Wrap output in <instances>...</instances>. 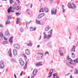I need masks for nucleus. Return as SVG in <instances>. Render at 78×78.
Returning a JSON list of instances; mask_svg holds the SVG:
<instances>
[{"mask_svg": "<svg viewBox=\"0 0 78 78\" xmlns=\"http://www.w3.org/2000/svg\"><path fill=\"white\" fill-rule=\"evenodd\" d=\"M20 31L21 32H22L23 31V29L22 28H21L20 29Z\"/></svg>", "mask_w": 78, "mask_h": 78, "instance_id": "nucleus-41", "label": "nucleus"}, {"mask_svg": "<svg viewBox=\"0 0 78 78\" xmlns=\"http://www.w3.org/2000/svg\"><path fill=\"white\" fill-rule=\"evenodd\" d=\"M13 54L15 56H16L17 55V50L16 49L13 50Z\"/></svg>", "mask_w": 78, "mask_h": 78, "instance_id": "nucleus-10", "label": "nucleus"}, {"mask_svg": "<svg viewBox=\"0 0 78 78\" xmlns=\"http://www.w3.org/2000/svg\"><path fill=\"white\" fill-rule=\"evenodd\" d=\"M48 55L49 56H50V54L48 51H47L45 53V56H46V54Z\"/></svg>", "mask_w": 78, "mask_h": 78, "instance_id": "nucleus-35", "label": "nucleus"}, {"mask_svg": "<svg viewBox=\"0 0 78 78\" xmlns=\"http://www.w3.org/2000/svg\"><path fill=\"white\" fill-rule=\"evenodd\" d=\"M49 26H47L45 28V31H48V30H49Z\"/></svg>", "mask_w": 78, "mask_h": 78, "instance_id": "nucleus-20", "label": "nucleus"}, {"mask_svg": "<svg viewBox=\"0 0 78 78\" xmlns=\"http://www.w3.org/2000/svg\"><path fill=\"white\" fill-rule=\"evenodd\" d=\"M39 12H44V10H43V9H41L40 10Z\"/></svg>", "mask_w": 78, "mask_h": 78, "instance_id": "nucleus-39", "label": "nucleus"}, {"mask_svg": "<svg viewBox=\"0 0 78 78\" xmlns=\"http://www.w3.org/2000/svg\"><path fill=\"white\" fill-rule=\"evenodd\" d=\"M8 44V41H4L2 43V44L4 45V44Z\"/></svg>", "mask_w": 78, "mask_h": 78, "instance_id": "nucleus-26", "label": "nucleus"}, {"mask_svg": "<svg viewBox=\"0 0 78 78\" xmlns=\"http://www.w3.org/2000/svg\"><path fill=\"white\" fill-rule=\"evenodd\" d=\"M57 12V9H55V8H53L51 10V14L55 15L56 14V12Z\"/></svg>", "mask_w": 78, "mask_h": 78, "instance_id": "nucleus-1", "label": "nucleus"}, {"mask_svg": "<svg viewBox=\"0 0 78 78\" xmlns=\"http://www.w3.org/2000/svg\"><path fill=\"white\" fill-rule=\"evenodd\" d=\"M5 67V64H4V61L1 60L0 62V68L2 69Z\"/></svg>", "mask_w": 78, "mask_h": 78, "instance_id": "nucleus-2", "label": "nucleus"}, {"mask_svg": "<svg viewBox=\"0 0 78 78\" xmlns=\"http://www.w3.org/2000/svg\"><path fill=\"white\" fill-rule=\"evenodd\" d=\"M47 37V34H46L45 33H44V39H46Z\"/></svg>", "mask_w": 78, "mask_h": 78, "instance_id": "nucleus-30", "label": "nucleus"}, {"mask_svg": "<svg viewBox=\"0 0 78 78\" xmlns=\"http://www.w3.org/2000/svg\"><path fill=\"white\" fill-rule=\"evenodd\" d=\"M68 6L69 8H71V9H73V6H72V5H71L70 3H69L68 4Z\"/></svg>", "mask_w": 78, "mask_h": 78, "instance_id": "nucleus-12", "label": "nucleus"}, {"mask_svg": "<svg viewBox=\"0 0 78 78\" xmlns=\"http://www.w3.org/2000/svg\"><path fill=\"white\" fill-rule=\"evenodd\" d=\"M9 2H10V4H12V3H14V1L12 0H11L9 1Z\"/></svg>", "mask_w": 78, "mask_h": 78, "instance_id": "nucleus-31", "label": "nucleus"}, {"mask_svg": "<svg viewBox=\"0 0 78 78\" xmlns=\"http://www.w3.org/2000/svg\"><path fill=\"white\" fill-rule=\"evenodd\" d=\"M49 75L50 76H51V75H52V73L49 72Z\"/></svg>", "mask_w": 78, "mask_h": 78, "instance_id": "nucleus-46", "label": "nucleus"}, {"mask_svg": "<svg viewBox=\"0 0 78 78\" xmlns=\"http://www.w3.org/2000/svg\"><path fill=\"white\" fill-rule=\"evenodd\" d=\"M8 53H9V54H10L11 53V50H9V51H8Z\"/></svg>", "mask_w": 78, "mask_h": 78, "instance_id": "nucleus-44", "label": "nucleus"}, {"mask_svg": "<svg viewBox=\"0 0 78 78\" xmlns=\"http://www.w3.org/2000/svg\"><path fill=\"white\" fill-rule=\"evenodd\" d=\"M30 31H34V28L33 27H30Z\"/></svg>", "mask_w": 78, "mask_h": 78, "instance_id": "nucleus-38", "label": "nucleus"}, {"mask_svg": "<svg viewBox=\"0 0 78 78\" xmlns=\"http://www.w3.org/2000/svg\"><path fill=\"white\" fill-rule=\"evenodd\" d=\"M36 23L38 25H41V22L38 21V20H36Z\"/></svg>", "mask_w": 78, "mask_h": 78, "instance_id": "nucleus-21", "label": "nucleus"}, {"mask_svg": "<svg viewBox=\"0 0 78 78\" xmlns=\"http://www.w3.org/2000/svg\"><path fill=\"white\" fill-rule=\"evenodd\" d=\"M64 5H62V12H66V9H64Z\"/></svg>", "mask_w": 78, "mask_h": 78, "instance_id": "nucleus-19", "label": "nucleus"}, {"mask_svg": "<svg viewBox=\"0 0 78 78\" xmlns=\"http://www.w3.org/2000/svg\"><path fill=\"white\" fill-rule=\"evenodd\" d=\"M43 10L45 12H47L48 11V9L47 7L45 8Z\"/></svg>", "mask_w": 78, "mask_h": 78, "instance_id": "nucleus-17", "label": "nucleus"}, {"mask_svg": "<svg viewBox=\"0 0 78 78\" xmlns=\"http://www.w3.org/2000/svg\"><path fill=\"white\" fill-rule=\"evenodd\" d=\"M15 8H16V10H19L20 9V8L19 6H17L16 7H14Z\"/></svg>", "mask_w": 78, "mask_h": 78, "instance_id": "nucleus-24", "label": "nucleus"}, {"mask_svg": "<svg viewBox=\"0 0 78 78\" xmlns=\"http://www.w3.org/2000/svg\"><path fill=\"white\" fill-rule=\"evenodd\" d=\"M9 23H10V22L9 21V20H7L6 23H5V24L6 25V24H9Z\"/></svg>", "mask_w": 78, "mask_h": 78, "instance_id": "nucleus-32", "label": "nucleus"}, {"mask_svg": "<svg viewBox=\"0 0 78 78\" xmlns=\"http://www.w3.org/2000/svg\"><path fill=\"white\" fill-rule=\"evenodd\" d=\"M9 55L10 56V57H12V53H11V54H9Z\"/></svg>", "mask_w": 78, "mask_h": 78, "instance_id": "nucleus-54", "label": "nucleus"}, {"mask_svg": "<svg viewBox=\"0 0 78 78\" xmlns=\"http://www.w3.org/2000/svg\"><path fill=\"white\" fill-rule=\"evenodd\" d=\"M27 62H26V63H25V66L24 67V69H26V68H27Z\"/></svg>", "mask_w": 78, "mask_h": 78, "instance_id": "nucleus-42", "label": "nucleus"}, {"mask_svg": "<svg viewBox=\"0 0 78 78\" xmlns=\"http://www.w3.org/2000/svg\"><path fill=\"white\" fill-rule=\"evenodd\" d=\"M66 64H67V65H68V66H70V64H69V63H68V62H67L66 63Z\"/></svg>", "mask_w": 78, "mask_h": 78, "instance_id": "nucleus-55", "label": "nucleus"}, {"mask_svg": "<svg viewBox=\"0 0 78 78\" xmlns=\"http://www.w3.org/2000/svg\"><path fill=\"white\" fill-rule=\"evenodd\" d=\"M51 36H52V35H48L47 36V39H50V37H51Z\"/></svg>", "mask_w": 78, "mask_h": 78, "instance_id": "nucleus-27", "label": "nucleus"}, {"mask_svg": "<svg viewBox=\"0 0 78 78\" xmlns=\"http://www.w3.org/2000/svg\"><path fill=\"white\" fill-rule=\"evenodd\" d=\"M70 74V73H69L68 74H67L66 75H65V76H68V75H69Z\"/></svg>", "mask_w": 78, "mask_h": 78, "instance_id": "nucleus-57", "label": "nucleus"}, {"mask_svg": "<svg viewBox=\"0 0 78 78\" xmlns=\"http://www.w3.org/2000/svg\"><path fill=\"white\" fill-rule=\"evenodd\" d=\"M75 72H76V74L78 73V71H77V69H76Z\"/></svg>", "mask_w": 78, "mask_h": 78, "instance_id": "nucleus-52", "label": "nucleus"}, {"mask_svg": "<svg viewBox=\"0 0 78 78\" xmlns=\"http://www.w3.org/2000/svg\"><path fill=\"white\" fill-rule=\"evenodd\" d=\"M13 46L15 48H16L17 49H19V48H20V46L17 44H14Z\"/></svg>", "mask_w": 78, "mask_h": 78, "instance_id": "nucleus-4", "label": "nucleus"}, {"mask_svg": "<svg viewBox=\"0 0 78 78\" xmlns=\"http://www.w3.org/2000/svg\"><path fill=\"white\" fill-rule=\"evenodd\" d=\"M39 54H41V55H42V56H41V59H42V57H43V54H41V53H37V55H39Z\"/></svg>", "mask_w": 78, "mask_h": 78, "instance_id": "nucleus-37", "label": "nucleus"}, {"mask_svg": "<svg viewBox=\"0 0 78 78\" xmlns=\"http://www.w3.org/2000/svg\"><path fill=\"white\" fill-rule=\"evenodd\" d=\"M5 36H9V33L8 30H7L5 32Z\"/></svg>", "mask_w": 78, "mask_h": 78, "instance_id": "nucleus-6", "label": "nucleus"}, {"mask_svg": "<svg viewBox=\"0 0 78 78\" xmlns=\"http://www.w3.org/2000/svg\"><path fill=\"white\" fill-rule=\"evenodd\" d=\"M72 5H73V7L74 8H76V5H75V4H74L73 3H72Z\"/></svg>", "mask_w": 78, "mask_h": 78, "instance_id": "nucleus-36", "label": "nucleus"}, {"mask_svg": "<svg viewBox=\"0 0 78 78\" xmlns=\"http://www.w3.org/2000/svg\"><path fill=\"white\" fill-rule=\"evenodd\" d=\"M72 56L73 58H75V54L73 53H72Z\"/></svg>", "mask_w": 78, "mask_h": 78, "instance_id": "nucleus-25", "label": "nucleus"}, {"mask_svg": "<svg viewBox=\"0 0 78 78\" xmlns=\"http://www.w3.org/2000/svg\"><path fill=\"white\" fill-rule=\"evenodd\" d=\"M12 7L11 6H10L9 7L8 9H7V12L8 14H9L11 12V11L12 10Z\"/></svg>", "mask_w": 78, "mask_h": 78, "instance_id": "nucleus-9", "label": "nucleus"}, {"mask_svg": "<svg viewBox=\"0 0 78 78\" xmlns=\"http://www.w3.org/2000/svg\"><path fill=\"white\" fill-rule=\"evenodd\" d=\"M53 69H51V70H50V72L51 73H53Z\"/></svg>", "mask_w": 78, "mask_h": 78, "instance_id": "nucleus-47", "label": "nucleus"}, {"mask_svg": "<svg viewBox=\"0 0 78 78\" xmlns=\"http://www.w3.org/2000/svg\"><path fill=\"white\" fill-rule=\"evenodd\" d=\"M37 60L38 61H39V60H41V55H38L37 57Z\"/></svg>", "mask_w": 78, "mask_h": 78, "instance_id": "nucleus-18", "label": "nucleus"}, {"mask_svg": "<svg viewBox=\"0 0 78 78\" xmlns=\"http://www.w3.org/2000/svg\"><path fill=\"white\" fill-rule=\"evenodd\" d=\"M8 69L7 68L6 69L5 72H7V71H8Z\"/></svg>", "mask_w": 78, "mask_h": 78, "instance_id": "nucleus-60", "label": "nucleus"}, {"mask_svg": "<svg viewBox=\"0 0 78 78\" xmlns=\"http://www.w3.org/2000/svg\"><path fill=\"white\" fill-rule=\"evenodd\" d=\"M52 31H53V30H52V29H51L49 32H48V35L52 36Z\"/></svg>", "mask_w": 78, "mask_h": 78, "instance_id": "nucleus-14", "label": "nucleus"}, {"mask_svg": "<svg viewBox=\"0 0 78 78\" xmlns=\"http://www.w3.org/2000/svg\"><path fill=\"white\" fill-rule=\"evenodd\" d=\"M16 16H19V15H20V14H19V12H16Z\"/></svg>", "mask_w": 78, "mask_h": 78, "instance_id": "nucleus-40", "label": "nucleus"}, {"mask_svg": "<svg viewBox=\"0 0 78 78\" xmlns=\"http://www.w3.org/2000/svg\"><path fill=\"white\" fill-rule=\"evenodd\" d=\"M17 3H16V2H15V4H14V5H13V6H16V5H17Z\"/></svg>", "mask_w": 78, "mask_h": 78, "instance_id": "nucleus-51", "label": "nucleus"}, {"mask_svg": "<svg viewBox=\"0 0 78 78\" xmlns=\"http://www.w3.org/2000/svg\"><path fill=\"white\" fill-rule=\"evenodd\" d=\"M61 48H59L58 50V52L60 56H62L63 55V53H62V51L60 49Z\"/></svg>", "mask_w": 78, "mask_h": 78, "instance_id": "nucleus-5", "label": "nucleus"}, {"mask_svg": "<svg viewBox=\"0 0 78 78\" xmlns=\"http://www.w3.org/2000/svg\"><path fill=\"white\" fill-rule=\"evenodd\" d=\"M69 63L70 64H73V63H72L71 62H69Z\"/></svg>", "mask_w": 78, "mask_h": 78, "instance_id": "nucleus-59", "label": "nucleus"}, {"mask_svg": "<svg viewBox=\"0 0 78 78\" xmlns=\"http://www.w3.org/2000/svg\"><path fill=\"white\" fill-rule=\"evenodd\" d=\"M48 46H49V48H51V45H49Z\"/></svg>", "mask_w": 78, "mask_h": 78, "instance_id": "nucleus-62", "label": "nucleus"}, {"mask_svg": "<svg viewBox=\"0 0 78 78\" xmlns=\"http://www.w3.org/2000/svg\"><path fill=\"white\" fill-rule=\"evenodd\" d=\"M41 63H42V62H39V63H37L36 64V66H42V64Z\"/></svg>", "mask_w": 78, "mask_h": 78, "instance_id": "nucleus-11", "label": "nucleus"}, {"mask_svg": "<svg viewBox=\"0 0 78 78\" xmlns=\"http://www.w3.org/2000/svg\"><path fill=\"white\" fill-rule=\"evenodd\" d=\"M26 55H30V51L28 49H27L26 50Z\"/></svg>", "mask_w": 78, "mask_h": 78, "instance_id": "nucleus-15", "label": "nucleus"}, {"mask_svg": "<svg viewBox=\"0 0 78 78\" xmlns=\"http://www.w3.org/2000/svg\"><path fill=\"white\" fill-rule=\"evenodd\" d=\"M27 46H28V47H31V46L33 45V44L31 42H29V44H27Z\"/></svg>", "mask_w": 78, "mask_h": 78, "instance_id": "nucleus-16", "label": "nucleus"}, {"mask_svg": "<svg viewBox=\"0 0 78 78\" xmlns=\"http://www.w3.org/2000/svg\"><path fill=\"white\" fill-rule=\"evenodd\" d=\"M12 37H11L9 40V42H11V43H12Z\"/></svg>", "mask_w": 78, "mask_h": 78, "instance_id": "nucleus-22", "label": "nucleus"}, {"mask_svg": "<svg viewBox=\"0 0 78 78\" xmlns=\"http://www.w3.org/2000/svg\"><path fill=\"white\" fill-rule=\"evenodd\" d=\"M15 8L14 7H12V9H16V7H15V8Z\"/></svg>", "mask_w": 78, "mask_h": 78, "instance_id": "nucleus-56", "label": "nucleus"}, {"mask_svg": "<svg viewBox=\"0 0 78 78\" xmlns=\"http://www.w3.org/2000/svg\"><path fill=\"white\" fill-rule=\"evenodd\" d=\"M37 70L36 69H34L33 72V73L34 75H36V74L37 73Z\"/></svg>", "mask_w": 78, "mask_h": 78, "instance_id": "nucleus-13", "label": "nucleus"}, {"mask_svg": "<svg viewBox=\"0 0 78 78\" xmlns=\"http://www.w3.org/2000/svg\"><path fill=\"white\" fill-rule=\"evenodd\" d=\"M4 39L5 41H7V38H5V37H4Z\"/></svg>", "mask_w": 78, "mask_h": 78, "instance_id": "nucleus-53", "label": "nucleus"}, {"mask_svg": "<svg viewBox=\"0 0 78 78\" xmlns=\"http://www.w3.org/2000/svg\"><path fill=\"white\" fill-rule=\"evenodd\" d=\"M0 27L1 28H3V25H2V24H0Z\"/></svg>", "mask_w": 78, "mask_h": 78, "instance_id": "nucleus-49", "label": "nucleus"}, {"mask_svg": "<svg viewBox=\"0 0 78 78\" xmlns=\"http://www.w3.org/2000/svg\"><path fill=\"white\" fill-rule=\"evenodd\" d=\"M58 75V74L57 73H55L53 74V78H55V76H57Z\"/></svg>", "mask_w": 78, "mask_h": 78, "instance_id": "nucleus-33", "label": "nucleus"}, {"mask_svg": "<svg viewBox=\"0 0 78 78\" xmlns=\"http://www.w3.org/2000/svg\"><path fill=\"white\" fill-rule=\"evenodd\" d=\"M51 43L50 42L48 43L47 44V46H49L50 45V44H51Z\"/></svg>", "mask_w": 78, "mask_h": 78, "instance_id": "nucleus-48", "label": "nucleus"}, {"mask_svg": "<svg viewBox=\"0 0 78 78\" xmlns=\"http://www.w3.org/2000/svg\"><path fill=\"white\" fill-rule=\"evenodd\" d=\"M11 60L13 61V62H15V63H16L17 62V61H16V60L13 59V58H11Z\"/></svg>", "mask_w": 78, "mask_h": 78, "instance_id": "nucleus-28", "label": "nucleus"}, {"mask_svg": "<svg viewBox=\"0 0 78 78\" xmlns=\"http://www.w3.org/2000/svg\"><path fill=\"white\" fill-rule=\"evenodd\" d=\"M74 62H78V58L74 60Z\"/></svg>", "mask_w": 78, "mask_h": 78, "instance_id": "nucleus-29", "label": "nucleus"}, {"mask_svg": "<svg viewBox=\"0 0 78 78\" xmlns=\"http://www.w3.org/2000/svg\"><path fill=\"white\" fill-rule=\"evenodd\" d=\"M36 30V27H34V31H35Z\"/></svg>", "mask_w": 78, "mask_h": 78, "instance_id": "nucleus-61", "label": "nucleus"}, {"mask_svg": "<svg viewBox=\"0 0 78 78\" xmlns=\"http://www.w3.org/2000/svg\"><path fill=\"white\" fill-rule=\"evenodd\" d=\"M7 17L8 20H9V19H12V18L10 16H7Z\"/></svg>", "mask_w": 78, "mask_h": 78, "instance_id": "nucleus-34", "label": "nucleus"}, {"mask_svg": "<svg viewBox=\"0 0 78 78\" xmlns=\"http://www.w3.org/2000/svg\"><path fill=\"white\" fill-rule=\"evenodd\" d=\"M16 1H17L18 3H20V1H19V0H16Z\"/></svg>", "mask_w": 78, "mask_h": 78, "instance_id": "nucleus-58", "label": "nucleus"}, {"mask_svg": "<svg viewBox=\"0 0 78 78\" xmlns=\"http://www.w3.org/2000/svg\"><path fill=\"white\" fill-rule=\"evenodd\" d=\"M43 16H44V13H41L38 15L37 16V18H38V19H41Z\"/></svg>", "mask_w": 78, "mask_h": 78, "instance_id": "nucleus-3", "label": "nucleus"}, {"mask_svg": "<svg viewBox=\"0 0 78 78\" xmlns=\"http://www.w3.org/2000/svg\"><path fill=\"white\" fill-rule=\"evenodd\" d=\"M32 21H30L29 22H28L27 23V24H28V25H29V24L30 23H31Z\"/></svg>", "mask_w": 78, "mask_h": 78, "instance_id": "nucleus-50", "label": "nucleus"}, {"mask_svg": "<svg viewBox=\"0 0 78 78\" xmlns=\"http://www.w3.org/2000/svg\"><path fill=\"white\" fill-rule=\"evenodd\" d=\"M71 51H72V53H75V46H73L72 48Z\"/></svg>", "mask_w": 78, "mask_h": 78, "instance_id": "nucleus-8", "label": "nucleus"}, {"mask_svg": "<svg viewBox=\"0 0 78 78\" xmlns=\"http://www.w3.org/2000/svg\"><path fill=\"white\" fill-rule=\"evenodd\" d=\"M73 77H72V75H70V77L69 78H72Z\"/></svg>", "mask_w": 78, "mask_h": 78, "instance_id": "nucleus-64", "label": "nucleus"}, {"mask_svg": "<svg viewBox=\"0 0 78 78\" xmlns=\"http://www.w3.org/2000/svg\"><path fill=\"white\" fill-rule=\"evenodd\" d=\"M68 60H69V61H71V62H72V60L71 59V58H69L68 59Z\"/></svg>", "mask_w": 78, "mask_h": 78, "instance_id": "nucleus-43", "label": "nucleus"}, {"mask_svg": "<svg viewBox=\"0 0 78 78\" xmlns=\"http://www.w3.org/2000/svg\"><path fill=\"white\" fill-rule=\"evenodd\" d=\"M30 5H31V7H30V8H32V6H33V4H30Z\"/></svg>", "mask_w": 78, "mask_h": 78, "instance_id": "nucleus-63", "label": "nucleus"}, {"mask_svg": "<svg viewBox=\"0 0 78 78\" xmlns=\"http://www.w3.org/2000/svg\"><path fill=\"white\" fill-rule=\"evenodd\" d=\"M19 21H20V20H19V18H17V20H16V24H19Z\"/></svg>", "mask_w": 78, "mask_h": 78, "instance_id": "nucleus-23", "label": "nucleus"}, {"mask_svg": "<svg viewBox=\"0 0 78 78\" xmlns=\"http://www.w3.org/2000/svg\"><path fill=\"white\" fill-rule=\"evenodd\" d=\"M20 63L22 66H24L25 65V62L22 60L21 61L20 60H19Z\"/></svg>", "mask_w": 78, "mask_h": 78, "instance_id": "nucleus-7", "label": "nucleus"}, {"mask_svg": "<svg viewBox=\"0 0 78 78\" xmlns=\"http://www.w3.org/2000/svg\"><path fill=\"white\" fill-rule=\"evenodd\" d=\"M0 36H1V37H3V34L2 33V32L1 33V34H0Z\"/></svg>", "mask_w": 78, "mask_h": 78, "instance_id": "nucleus-45", "label": "nucleus"}]
</instances>
